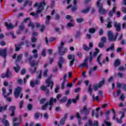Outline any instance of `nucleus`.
<instances>
[{
    "instance_id": "1",
    "label": "nucleus",
    "mask_w": 126,
    "mask_h": 126,
    "mask_svg": "<svg viewBox=\"0 0 126 126\" xmlns=\"http://www.w3.org/2000/svg\"><path fill=\"white\" fill-rule=\"evenodd\" d=\"M43 1L42 2H36L33 5V7H37L36 10V13L34 12H32L30 13V15L34 16L35 18H38L39 15L38 13H41L44 10L45 5H46V3L45 2V0H42Z\"/></svg>"
},
{
    "instance_id": "2",
    "label": "nucleus",
    "mask_w": 126,
    "mask_h": 126,
    "mask_svg": "<svg viewBox=\"0 0 126 126\" xmlns=\"http://www.w3.org/2000/svg\"><path fill=\"white\" fill-rule=\"evenodd\" d=\"M24 23H28L29 27H31L32 29H34V28H41L40 31L41 32H43V31H44V29H45V27H44V26L40 25V24L39 23H36V27H34V24L31 22V19H30V18H28L25 19L24 21Z\"/></svg>"
},
{
    "instance_id": "3",
    "label": "nucleus",
    "mask_w": 126,
    "mask_h": 126,
    "mask_svg": "<svg viewBox=\"0 0 126 126\" xmlns=\"http://www.w3.org/2000/svg\"><path fill=\"white\" fill-rule=\"evenodd\" d=\"M57 102V98H53L51 97L50 98V102L47 103L45 105L42 107V110H46V109H49V110H51L52 107H53V104L54 103H56Z\"/></svg>"
},
{
    "instance_id": "4",
    "label": "nucleus",
    "mask_w": 126,
    "mask_h": 126,
    "mask_svg": "<svg viewBox=\"0 0 126 126\" xmlns=\"http://www.w3.org/2000/svg\"><path fill=\"white\" fill-rule=\"evenodd\" d=\"M38 63V62L36 61H30V65L31 67L30 68V71H31L32 74H33L34 72H36Z\"/></svg>"
},
{
    "instance_id": "5",
    "label": "nucleus",
    "mask_w": 126,
    "mask_h": 126,
    "mask_svg": "<svg viewBox=\"0 0 126 126\" xmlns=\"http://www.w3.org/2000/svg\"><path fill=\"white\" fill-rule=\"evenodd\" d=\"M53 77V75H50L49 78L47 79L46 81V83L47 84V86H42L40 87L41 90H47V88L51 86V89H53V85H54V83L51 81V78Z\"/></svg>"
},
{
    "instance_id": "6",
    "label": "nucleus",
    "mask_w": 126,
    "mask_h": 126,
    "mask_svg": "<svg viewBox=\"0 0 126 126\" xmlns=\"http://www.w3.org/2000/svg\"><path fill=\"white\" fill-rule=\"evenodd\" d=\"M65 44V42L61 41L60 46L58 47L59 54L61 56H63L65 53L67 52V48L65 47L63 48V45Z\"/></svg>"
},
{
    "instance_id": "7",
    "label": "nucleus",
    "mask_w": 126,
    "mask_h": 126,
    "mask_svg": "<svg viewBox=\"0 0 126 126\" xmlns=\"http://www.w3.org/2000/svg\"><path fill=\"white\" fill-rule=\"evenodd\" d=\"M101 0H98L96 2V5L98 9V12L100 14H105L106 13V10L103 8V4L100 3Z\"/></svg>"
},
{
    "instance_id": "8",
    "label": "nucleus",
    "mask_w": 126,
    "mask_h": 126,
    "mask_svg": "<svg viewBox=\"0 0 126 126\" xmlns=\"http://www.w3.org/2000/svg\"><path fill=\"white\" fill-rule=\"evenodd\" d=\"M118 32L116 33V36H114L113 34V32L108 31V39L110 41H115L116 39H117V36H118Z\"/></svg>"
},
{
    "instance_id": "9",
    "label": "nucleus",
    "mask_w": 126,
    "mask_h": 126,
    "mask_svg": "<svg viewBox=\"0 0 126 126\" xmlns=\"http://www.w3.org/2000/svg\"><path fill=\"white\" fill-rule=\"evenodd\" d=\"M22 88L18 87L15 89L14 95L16 98H18L19 97V94L22 91Z\"/></svg>"
},
{
    "instance_id": "10",
    "label": "nucleus",
    "mask_w": 126,
    "mask_h": 126,
    "mask_svg": "<svg viewBox=\"0 0 126 126\" xmlns=\"http://www.w3.org/2000/svg\"><path fill=\"white\" fill-rule=\"evenodd\" d=\"M105 83V79H103L101 81H100L98 85L97 84H94V91H96L98 88H100Z\"/></svg>"
},
{
    "instance_id": "11",
    "label": "nucleus",
    "mask_w": 126,
    "mask_h": 126,
    "mask_svg": "<svg viewBox=\"0 0 126 126\" xmlns=\"http://www.w3.org/2000/svg\"><path fill=\"white\" fill-rule=\"evenodd\" d=\"M58 63L59 66V68H62L63 64L64 63H66V61H65V60L63 59V58L61 57L59 59Z\"/></svg>"
},
{
    "instance_id": "12",
    "label": "nucleus",
    "mask_w": 126,
    "mask_h": 126,
    "mask_svg": "<svg viewBox=\"0 0 126 126\" xmlns=\"http://www.w3.org/2000/svg\"><path fill=\"white\" fill-rule=\"evenodd\" d=\"M87 62H88V57L86 58V59L84 61V63L80 64L79 65V67L80 68H83V67H84L85 66L86 68H88V63H87Z\"/></svg>"
},
{
    "instance_id": "13",
    "label": "nucleus",
    "mask_w": 126,
    "mask_h": 126,
    "mask_svg": "<svg viewBox=\"0 0 126 126\" xmlns=\"http://www.w3.org/2000/svg\"><path fill=\"white\" fill-rule=\"evenodd\" d=\"M116 9H117V7H116V4H113V7L112 9L109 12V16L112 17V16H113L114 14H116Z\"/></svg>"
},
{
    "instance_id": "14",
    "label": "nucleus",
    "mask_w": 126,
    "mask_h": 126,
    "mask_svg": "<svg viewBox=\"0 0 126 126\" xmlns=\"http://www.w3.org/2000/svg\"><path fill=\"white\" fill-rule=\"evenodd\" d=\"M37 53H38V50L37 49L33 50H32V53L34 54H33V56H31L30 58H29L28 60L29 61H31V60H32V58H34L35 59H37V58H38V54H37Z\"/></svg>"
},
{
    "instance_id": "15",
    "label": "nucleus",
    "mask_w": 126,
    "mask_h": 126,
    "mask_svg": "<svg viewBox=\"0 0 126 126\" xmlns=\"http://www.w3.org/2000/svg\"><path fill=\"white\" fill-rule=\"evenodd\" d=\"M90 111V109H87L86 108V106H85L83 107V109L80 111L81 114H84L85 116L88 115L89 114V112Z\"/></svg>"
},
{
    "instance_id": "16",
    "label": "nucleus",
    "mask_w": 126,
    "mask_h": 126,
    "mask_svg": "<svg viewBox=\"0 0 126 126\" xmlns=\"http://www.w3.org/2000/svg\"><path fill=\"white\" fill-rule=\"evenodd\" d=\"M97 29L98 27H97V26H95L94 28H90L89 29V33H90L91 34H94V33L96 32V30Z\"/></svg>"
},
{
    "instance_id": "17",
    "label": "nucleus",
    "mask_w": 126,
    "mask_h": 126,
    "mask_svg": "<svg viewBox=\"0 0 126 126\" xmlns=\"http://www.w3.org/2000/svg\"><path fill=\"white\" fill-rule=\"evenodd\" d=\"M0 56L1 57H3L4 59L5 58V57H6V49H4L3 50H0Z\"/></svg>"
},
{
    "instance_id": "18",
    "label": "nucleus",
    "mask_w": 126,
    "mask_h": 126,
    "mask_svg": "<svg viewBox=\"0 0 126 126\" xmlns=\"http://www.w3.org/2000/svg\"><path fill=\"white\" fill-rule=\"evenodd\" d=\"M106 21L107 23V28H112V24H113V22L111 21V19H110V18H107L106 20Z\"/></svg>"
},
{
    "instance_id": "19",
    "label": "nucleus",
    "mask_w": 126,
    "mask_h": 126,
    "mask_svg": "<svg viewBox=\"0 0 126 126\" xmlns=\"http://www.w3.org/2000/svg\"><path fill=\"white\" fill-rule=\"evenodd\" d=\"M114 27L116 29V31H120L121 30V24L120 23H117L115 22L114 23Z\"/></svg>"
},
{
    "instance_id": "20",
    "label": "nucleus",
    "mask_w": 126,
    "mask_h": 126,
    "mask_svg": "<svg viewBox=\"0 0 126 126\" xmlns=\"http://www.w3.org/2000/svg\"><path fill=\"white\" fill-rule=\"evenodd\" d=\"M113 114L114 115L113 118H112V120H113L114 121L115 120H116V121H117V123H119V124H122V120H119L118 119V118H116V113H115V111L113 110L112 111Z\"/></svg>"
},
{
    "instance_id": "21",
    "label": "nucleus",
    "mask_w": 126,
    "mask_h": 126,
    "mask_svg": "<svg viewBox=\"0 0 126 126\" xmlns=\"http://www.w3.org/2000/svg\"><path fill=\"white\" fill-rule=\"evenodd\" d=\"M5 25L7 29H13V28H14V26L12 25L11 23L8 24L7 22H5Z\"/></svg>"
},
{
    "instance_id": "22",
    "label": "nucleus",
    "mask_w": 126,
    "mask_h": 126,
    "mask_svg": "<svg viewBox=\"0 0 126 126\" xmlns=\"http://www.w3.org/2000/svg\"><path fill=\"white\" fill-rule=\"evenodd\" d=\"M9 110L12 112V113L11 114V117H13V116H14V113L15 112V106H11L9 108Z\"/></svg>"
},
{
    "instance_id": "23",
    "label": "nucleus",
    "mask_w": 126,
    "mask_h": 126,
    "mask_svg": "<svg viewBox=\"0 0 126 126\" xmlns=\"http://www.w3.org/2000/svg\"><path fill=\"white\" fill-rule=\"evenodd\" d=\"M66 76H67V75L66 74H65L63 76V81L62 86H61L62 89H64V84L65 83V82L66 81Z\"/></svg>"
},
{
    "instance_id": "24",
    "label": "nucleus",
    "mask_w": 126,
    "mask_h": 126,
    "mask_svg": "<svg viewBox=\"0 0 126 126\" xmlns=\"http://www.w3.org/2000/svg\"><path fill=\"white\" fill-rule=\"evenodd\" d=\"M42 77V70H39L36 72V78H38V79H41Z\"/></svg>"
},
{
    "instance_id": "25",
    "label": "nucleus",
    "mask_w": 126,
    "mask_h": 126,
    "mask_svg": "<svg viewBox=\"0 0 126 126\" xmlns=\"http://www.w3.org/2000/svg\"><path fill=\"white\" fill-rule=\"evenodd\" d=\"M76 118L78 119L79 126H81L82 123H81V117L79 116V113H77L76 115Z\"/></svg>"
},
{
    "instance_id": "26",
    "label": "nucleus",
    "mask_w": 126,
    "mask_h": 126,
    "mask_svg": "<svg viewBox=\"0 0 126 126\" xmlns=\"http://www.w3.org/2000/svg\"><path fill=\"white\" fill-rule=\"evenodd\" d=\"M24 45V43L23 42H21V43L18 45H15L16 47V52L19 51L20 49H21V46H23Z\"/></svg>"
},
{
    "instance_id": "27",
    "label": "nucleus",
    "mask_w": 126,
    "mask_h": 126,
    "mask_svg": "<svg viewBox=\"0 0 126 126\" xmlns=\"http://www.w3.org/2000/svg\"><path fill=\"white\" fill-rule=\"evenodd\" d=\"M2 92L3 93V96H4V98H6L7 97H8V96H9V95H10V94L9 93H7V94H5V88L3 87L2 89Z\"/></svg>"
},
{
    "instance_id": "28",
    "label": "nucleus",
    "mask_w": 126,
    "mask_h": 126,
    "mask_svg": "<svg viewBox=\"0 0 126 126\" xmlns=\"http://www.w3.org/2000/svg\"><path fill=\"white\" fill-rule=\"evenodd\" d=\"M51 20V16L47 15L46 16V19L45 20V24L46 25H49V23H50V20Z\"/></svg>"
},
{
    "instance_id": "29",
    "label": "nucleus",
    "mask_w": 126,
    "mask_h": 126,
    "mask_svg": "<svg viewBox=\"0 0 126 126\" xmlns=\"http://www.w3.org/2000/svg\"><path fill=\"white\" fill-rule=\"evenodd\" d=\"M120 64H121V62L119 59H117L114 63V66L117 67V66H119Z\"/></svg>"
},
{
    "instance_id": "30",
    "label": "nucleus",
    "mask_w": 126,
    "mask_h": 126,
    "mask_svg": "<svg viewBox=\"0 0 126 126\" xmlns=\"http://www.w3.org/2000/svg\"><path fill=\"white\" fill-rule=\"evenodd\" d=\"M117 87L118 88H121V87H123V89H126V85L120 84L119 83H117Z\"/></svg>"
},
{
    "instance_id": "31",
    "label": "nucleus",
    "mask_w": 126,
    "mask_h": 126,
    "mask_svg": "<svg viewBox=\"0 0 126 126\" xmlns=\"http://www.w3.org/2000/svg\"><path fill=\"white\" fill-rule=\"evenodd\" d=\"M67 100V98H66V96H64L63 97H62V99H61L59 100V102L60 103H65V102H66Z\"/></svg>"
},
{
    "instance_id": "32",
    "label": "nucleus",
    "mask_w": 126,
    "mask_h": 126,
    "mask_svg": "<svg viewBox=\"0 0 126 126\" xmlns=\"http://www.w3.org/2000/svg\"><path fill=\"white\" fill-rule=\"evenodd\" d=\"M23 29H24V26L23 25V24H22L20 26V30H19L17 32V33L18 34H20V33L21 32V31H22V30H23Z\"/></svg>"
},
{
    "instance_id": "33",
    "label": "nucleus",
    "mask_w": 126,
    "mask_h": 126,
    "mask_svg": "<svg viewBox=\"0 0 126 126\" xmlns=\"http://www.w3.org/2000/svg\"><path fill=\"white\" fill-rule=\"evenodd\" d=\"M9 74V72L8 71H7L6 73H3L1 75V78H4L5 77H8L9 76L8 75Z\"/></svg>"
},
{
    "instance_id": "34",
    "label": "nucleus",
    "mask_w": 126,
    "mask_h": 126,
    "mask_svg": "<svg viewBox=\"0 0 126 126\" xmlns=\"http://www.w3.org/2000/svg\"><path fill=\"white\" fill-rule=\"evenodd\" d=\"M64 124H65V117L62 118L60 123V126H64Z\"/></svg>"
},
{
    "instance_id": "35",
    "label": "nucleus",
    "mask_w": 126,
    "mask_h": 126,
    "mask_svg": "<svg viewBox=\"0 0 126 126\" xmlns=\"http://www.w3.org/2000/svg\"><path fill=\"white\" fill-rule=\"evenodd\" d=\"M101 57H102V54H100L96 60L97 63H98V64H100V66H102V63H100V59H101Z\"/></svg>"
},
{
    "instance_id": "36",
    "label": "nucleus",
    "mask_w": 126,
    "mask_h": 126,
    "mask_svg": "<svg viewBox=\"0 0 126 126\" xmlns=\"http://www.w3.org/2000/svg\"><path fill=\"white\" fill-rule=\"evenodd\" d=\"M104 46H105V44H104L103 42H99L98 44V48H104Z\"/></svg>"
},
{
    "instance_id": "37",
    "label": "nucleus",
    "mask_w": 126,
    "mask_h": 126,
    "mask_svg": "<svg viewBox=\"0 0 126 126\" xmlns=\"http://www.w3.org/2000/svg\"><path fill=\"white\" fill-rule=\"evenodd\" d=\"M14 68L16 71V72H18L19 70H20V67H19V65L16 64V66L14 67Z\"/></svg>"
},
{
    "instance_id": "38",
    "label": "nucleus",
    "mask_w": 126,
    "mask_h": 126,
    "mask_svg": "<svg viewBox=\"0 0 126 126\" xmlns=\"http://www.w3.org/2000/svg\"><path fill=\"white\" fill-rule=\"evenodd\" d=\"M88 92H89L90 95H92V85H90L88 89Z\"/></svg>"
},
{
    "instance_id": "39",
    "label": "nucleus",
    "mask_w": 126,
    "mask_h": 126,
    "mask_svg": "<svg viewBox=\"0 0 126 126\" xmlns=\"http://www.w3.org/2000/svg\"><path fill=\"white\" fill-rule=\"evenodd\" d=\"M90 10V7H88L87 9H84L82 11V13H87Z\"/></svg>"
},
{
    "instance_id": "40",
    "label": "nucleus",
    "mask_w": 126,
    "mask_h": 126,
    "mask_svg": "<svg viewBox=\"0 0 126 126\" xmlns=\"http://www.w3.org/2000/svg\"><path fill=\"white\" fill-rule=\"evenodd\" d=\"M21 59H22V54H20L17 57L16 63H17V62H19Z\"/></svg>"
},
{
    "instance_id": "41",
    "label": "nucleus",
    "mask_w": 126,
    "mask_h": 126,
    "mask_svg": "<svg viewBox=\"0 0 126 126\" xmlns=\"http://www.w3.org/2000/svg\"><path fill=\"white\" fill-rule=\"evenodd\" d=\"M84 21V19L82 18H79L77 19V22L78 23H81V22H83Z\"/></svg>"
},
{
    "instance_id": "42",
    "label": "nucleus",
    "mask_w": 126,
    "mask_h": 126,
    "mask_svg": "<svg viewBox=\"0 0 126 126\" xmlns=\"http://www.w3.org/2000/svg\"><path fill=\"white\" fill-rule=\"evenodd\" d=\"M95 51L94 53V57H96L99 53V49H98V48H95Z\"/></svg>"
},
{
    "instance_id": "43",
    "label": "nucleus",
    "mask_w": 126,
    "mask_h": 126,
    "mask_svg": "<svg viewBox=\"0 0 126 126\" xmlns=\"http://www.w3.org/2000/svg\"><path fill=\"white\" fill-rule=\"evenodd\" d=\"M3 123L5 126H9V123H8V121L7 120H3Z\"/></svg>"
},
{
    "instance_id": "44",
    "label": "nucleus",
    "mask_w": 126,
    "mask_h": 126,
    "mask_svg": "<svg viewBox=\"0 0 126 126\" xmlns=\"http://www.w3.org/2000/svg\"><path fill=\"white\" fill-rule=\"evenodd\" d=\"M47 52V51L46 50V49H43L42 52H41V55L42 56V57H46V52Z\"/></svg>"
},
{
    "instance_id": "45",
    "label": "nucleus",
    "mask_w": 126,
    "mask_h": 126,
    "mask_svg": "<svg viewBox=\"0 0 126 126\" xmlns=\"http://www.w3.org/2000/svg\"><path fill=\"white\" fill-rule=\"evenodd\" d=\"M79 99V95H77L76 97V99H72L73 103L75 104V103H76V101H77V100H78Z\"/></svg>"
},
{
    "instance_id": "46",
    "label": "nucleus",
    "mask_w": 126,
    "mask_h": 126,
    "mask_svg": "<svg viewBox=\"0 0 126 126\" xmlns=\"http://www.w3.org/2000/svg\"><path fill=\"white\" fill-rule=\"evenodd\" d=\"M67 59L68 60H72V59L73 60H74V56L71 55H68L67 56Z\"/></svg>"
},
{
    "instance_id": "47",
    "label": "nucleus",
    "mask_w": 126,
    "mask_h": 126,
    "mask_svg": "<svg viewBox=\"0 0 126 126\" xmlns=\"http://www.w3.org/2000/svg\"><path fill=\"white\" fill-rule=\"evenodd\" d=\"M72 21H73V20H71L70 23H68L67 24V27H73V24L71 23V22H72Z\"/></svg>"
},
{
    "instance_id": "48",
    "label": "nucleus",
    "mask_w": 126,
    "mask_h": 126,
    "mask_svg": "<svg viewBox=\"0 0 126 126\" xmlns=\"http://www.w3.org/2000/svg\"><path fill=\"white\" fill-rule=\"evenodd\" d=\"M47 75H48V70L45 69L43 71V76H44V77H47Z\"/></svg>"
},
{
    "instance_id": "49",
    "label": "nucleus",
    "mask_w": 126,
    "mask_h": 126,
    "mask_svg": "<svg viewBox=\"0 0 126 126\" xmlns=\"http://www.w3.org/2000/svg\"><path fill=\"white\" fill-rule=\"evenodd\" d=\"M107 40V38L105 37H102L101 38V41L102 43H106V41Z\"/></svg>"
},
{
    "instance_id": "50",
    "label": "nucleus",
    "mask_w": 126,
    "mask_h": 126,
    "mask_svg": "<svg viewBox=\"0 0 126 126\" xmlns=\"http://www.w3.org/2000/svg\"><path fill=\"white\" fill-rule=\"evenodd\" d=\"M104 124L105 125H106V126H112V124H111V123L106 121H104Z\"/></svg>"
},
{
    "instance_id": "51",
    "label": "nucleus",
    "mask_w": 126,
    "mask_h": 126,
    "mask_svg": "<svg viewBox=\"0 0 126 126\" xmlns=\"http://www.w3.org/2000/svg\"><path fill=\"white\" fill-rule=\"evenodd\" d=\"M83 49L85 50V51H89V47H87L85 44L83 45Z\"/></svg>"
},
{
    "instance_id": "52",
    "label": "nucleus",
    "mask_w": 126,
    "mask_h": 126,
    "mask_svg": "<svg viewBox=\"0 0 126 126\" xmlns=\"http://www.w3.org/2000/svg\"><path fill=\"white\" fill-rule=\"evenodd\" d=\"M114 45H111L109 48H107L106 49V52H109V51H110V50H114Z\"/></svg>"
},
{
    "instance_id": "53",
    "label": "nucleus",
    "mask_w": 126,
    "mask_h": 126,
    "mask_svg": "<svg viewBox=\"0 0 126 126\" xmlns=\"http://www.w3.org/2000/svg\"><path fill=\"white\" fill-rule=\"evenodd\" d=\"M74 63V59H72V60H71L70 61L69 66H72V65H73Z\"/></svg>"
},
{
    "instance_id": "54",
    "label": "nucleus",
    "mask_w": 126,
    "mask_h": 126,
    "mask_svg": "<svg viewBox=\"0 0 126 126\" xmlns=\"http://www.w3.org/2000/svg\"><path fill=\"white\" fill-rule=\"evenodd\" d=\"M28 3H29L30 6H31V5L32 4V1H26V2L25 3V6L27 5L28 4Z\"/></svg>"
},
{
    "instance_id": "55",
    "label": "nucleus",
    "mask_w": 126,
    "mask_h": 126,
    "mask_svg": "<svg viewBox=\"0 0 126 126\" xmlns=\"http://www.w3.org/2000/svg\"><path fill=\"white\" fill-rule=\"evenodd\" d=\"M30 85L31 86H32V87H34L35 85H36V84H35V83H34V82H33V81H31L30 82Z\"/></svg>"
},
{
    "instance_id": "56",
    "label": "nucleus",
    "mask_w": 126,
    "mask_h": 126,
    "mask_svg": "<svg viewBox=\"0 0 126 126\" xmlns=\"http://www.w3.org/2000/svg\"><path fill=\"white\" fill-rule=\"evenodd\" d=\"M59 89H60V86L57 85L56 86V88L55 90V93H58V91H59Z\"/></svg>"
},
{
    "instance_id": "57",
    "label": "nucleus",
    "mask_w": 126,
    "mask_h": 126,
    "mask_svg": "<svg viewBox=\"0 0 126 126\" xmlns=\"http://www.w3.org/2000/svg\"><path fill=\"white\" fill-rule=\"evenodd\" d=\"M34 117L35 119H39V117H40V113H35Z\"/></svg>"
},
{
    "instance_id": "58",
    "label": "nucleus",
    "mask_w": 126,
    "mask_h": 126,
    "mask_svg": "<svg viewBox=\"0 0 126 126\" xmlns=\"http://www.w3.org/2000/svg\"><path fill=\"white\" fill-rule=\"evenodd\" d=\"M116 15L117 16V17H121V15H122V13L120 11H117L116 12Z\"/></svg>"
},
{
    "instance_id": "59",
    "label": "nucleus",
    "mask_w": 126,
    "mask_h": 126,
    "mask_svg": "<svg viewBox=\"0 0 126 126\" xmlns=\"http://www.w3.org/2000/svg\"><path fill=\"white\" fill-rule=\"evenodd\" d=\"M1 107L2 108V111H5V110L7 109V105H5L4 106H2Z\"/></svg>"
},
{
    "instance_id": "60",
    "label": "nucleus",
    "mask_w": 126,
    "mask_h": 126,
    "mask_svg": "<svg viewBox=\"0 0 126 126\" xmlns=\"http://www.w3.org/2000/svg\"><path fill=\"white\" fill-rule=\"evenodd\" d=\"M125 98H126V96H125L124 94H122L120 96V100H121V101H124V100H125Z\"/></svg>"
},
{
    "instance_id": "61",
    "label": "nucleus",
    "mask_w": 126,
    "mask_h": 126,
    "mask_svg": "<svg viewBox=\"0 0 126 126\" xmlns=\"http://www.w3.org/2000/svg\"><path fill=\"white\" fill-rule=\"evenodd\" d=\"M121 10H122V12H124V13H126V7L121 8Z\"/></svg>"
},
{
    "instance_id": "62",
    "label": "nucleus",
    "mask_w": 126,
    "mask_h": 126,
    "mask_svg": "<svg viewBox=\"0 0 126 126\" xmlns=\"http://www.w3.org/2000/svg\"><path fill=\"white\" fill-rule=\"evenodd\" d=\"M114 80V77H111L110 78H109L108 81V82L110 83V82H113V80Z\"/></svg>"
},
{
    "instance_id": "63",
    "label": "nucleus",
    "mask_w": 126,
    "mask_h": 126,
    "mask_svg": "<svg viewBox=\"0 0 126 126\" xmlns=\"http://www.w3.org/2000/svg\"><path fill=\"white\" fill-rule=\"evenodd\" d=\"M37 41V39L35 37H32V43H35V42Z\"/></svg>"
},
{
    "instance_id": "64",
    "label": "nucleus",
    "mask_w": 126,
    "mask_h": 126,
    "mask_svg": "<svg viewBox=\"0 0 126 126\" xmlns=\"http://www.w3.org/2000/svg\"><path fill=\"white\" fill-rule=\"evenodd\" d=\"M13 126H20V123H14Z\"/></svg>"
}]
</instances>
